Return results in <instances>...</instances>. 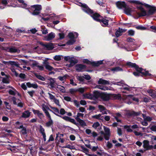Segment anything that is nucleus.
I'll return each instance as SVG.
<instances>
[{
    "instance_id": "473e14b6",
    "label": "nucleus",
    "mask_w": 156,
    "mask_h": 156,
    "mask_svg": "<svg viewBox=\"0 0 156 156\" xmlns=\"http://www.w3.org/2000/svg\"><path fill=\"white\" fill-rule=\"evenodd\" d=\"M57 88L62 93H65L66 90L63 86L58 85Z\"/></svg>"
},
{
    "instance_id": "4c0bfd02",
    "label": "nucleus",
    "mask_w": 156,
    "mask_h": 156,
    "mask_svg": "<svg viewBox=\"0 0 156 156\" xmlns=\"http://www.w3.org/2000/svg\"><path fill=\"white\" fill-rule=\"evenodd\" d=\"M68 76H69L67 74H66L62 76H59L58 77V79H59L60 81H63L65 80L67 78V77Z\"/></svg>"
},
{
    "instance_id": "aec40b11",
    "label": "nucleus",
    "mask_w": 156,
    "mask_h": 156,
    "mask_svg": "<svg viewBox=\"0 0 156 156\" xmlns=\"http://www.w3.org/2000/svg\"><path fill=\"white\" fill-rule=\"evenodd\" d=\"M140 114V112H136L134 111H128L126 113V114L127 115L132 116H137L139 115Z\"/></svg>"
},
{
    "instance_id": "72a5a7b5",
    "label": "nucleus",
    "mask_w": 156,
    "mask_h": 156,
    "mask_svg": "<svg viewBox=\"0 0 156 156\" xmlns=\"http://www.w3.org/2000/svg\"><path fill=\"white\" fill-rule=\"evenodd\" d=\"M79 123L80 125L81 126H86V124L85 121L80 119L78 118V120H76Z\"/></svg>"
},
{
    "instance_id": "ddd939ff",
    "label": "nucleus",
    "mask_w": 156,
    "mask_h": 156,
    "mask_svg": "<svg viewBox=\"0 0 156 156\" xmlns=\"http://www.w3.org/2000/svg\"><path fill=\"white\" fill-rule=\"evenodd\" d=\"M146 7L149 8L148 10V14H153L155 12H156V7L147 4H146L145 5Z\"/></svg>"
},
{
    "instance_id": "4d7b16f0",
    "label": "nucleus",
    "mask_w": 156,
    "mask_h": 156,
    "mask_svg": "<svg viewBox=\"0 0 156 156\" xmlns=\"http://www.w3.org/2000/svg\"><path fill=\"white\" fill-rule=\"evenodd\" d=\"M69 91L71 94H73L77 92V89L73 88L70 89L69 90Z\"/></svg>"
},
{
    "instance_id": "6e6552de",
    "label": "nucleus",
    "mask_w": 156,
    "mask_h": 156,
    "mask_svg": "<svg viewBox=\"0 0 156 156\" xmlns=\"http://www.w3.org/2000/svg\"><path fill=\"white\" fill-rule=\"evenodd\" d=\"M44 111H45V114L46 116L48 118L49 120L48 122L46 123V125L47 127H49L53 125V121L49 112L46 111L45 110Z\"/></svg>"
},
{
    "instance_id": "cd10ccee",
    "label": "nucleus",
    "mask_w": 156,
    "mask_h": 156,
    "mask_svg": "<svg viewBox=\"0 0 156 156\" xmlns=\"http://www.w3.org/2000/svg\"><path fill=\"white\" fill-rule=\"evenodd\" d=\"M111 97L114 99L117 100H121L122 98L121 96L119 94H111Z\"/></svg>"
},
{
    "instance_id": "dca6fc26",
    "label": "nucleus",
    "mask_w": 156,
    "mask_h": 156,
    "mask_svg": "<svg viewBox=\"0 0 156 156\" xmlns=\"http://www.w3.org/2000/svg\"><path fill=\"white\" fill-rule=\"evenodd\" d=\"M76 70L78 72L83 71V70L86 68V66L82 64H77L75 66Z\"/></svg>"
},
{
    "instance_id": "338daca9",
    "label": "nucleus",
    "mask_w": 156,
    "mask_h": 156,
    "mask_svg": "<svg viewBox=\"0 0 156 156\" xmlns=\"http://www.w3.org/2000/svg\"><path fill=\"white\" fill-rule=\"evenodd\" d=\"M117 133L119 136H121L122 134V131L120 128H118L117 129Z\"/></svg>"
},
{
    "instance_id": "2f4dec72",
    "label": "nucleus",
    "mask_w": 156,
    "mask_h": 156,
    "mask_svg": "<svg viewBox=\"0 0 156 156\" xmlns=\"http://www.w3.org/2000/svg\"><path fill=\"white\" fill-rule=\"evenodd\" d=\"M34 75L36 78L41 80L45 81V80L44 77L38 74L37 73H34Z\"/></svg>"
},
{
    "instance_id": "864d4df0",
    "label": "nucleus",
    "mask_w": 156,
    "mask_h": 156,
    "mask_svg": "<svg viewBox=\"0 0 156 156\" xmlns=\"http://www.w3.org/2000/svg\"><path fill=\"white\" fill-rule=\"evenodd\" d=\"M40 133L42 134V135L45 134L44 129L42 127V126H40Z\"/></svg>"
},
{
    "instance_id": "39448f33",
    "label": "nucleus",
    "mask_w": 156,
    "mask_h": 156,
    "mask_svg": "<svg viewBox=\"0 0 156 156\" xmlns=\"http://www.w3.org/2000/svg\"><path fill=\"white\" fill-rule=\"evenodd\" d=\"M83 62L84 63H86L88 65H91L93 66L98 67L100 65L103 64V61H99L97 62H91L88 59H84Z\"/></svg>"
},
{
    "instance_id": "a211bd4d",
    "label": "nucleus",
    "mask_w": 156,
    "mask_h": 156,
    "mask_svg": "<svg viewBox=\"0 0 156 156\" xmlns=\"http://www.w3.org/2000/svg\"><path fill=\"white\" fill-rule=\"evenodd\" d=\"M55 37V34L52 32L50 33L47 36L44 37V40L46 41H50Z\"/></svg>"
},
{
    "instance_id": "f257e3e1",
    "label": "nucleus",
    "mask_w": 156,
    "mask_h": 156,
    "mask_svg": "<svg viewBox=\"0 0 156 156\" xmlns=\"http://www.w3.org/2000/svg\"><path fill=\"white\" fill-rule=\"evenodd\" d=\"M42 109L43 111L45 113V111H44V110H46L47 112H48L47 110H48L51 112L53 113L54 114H55V115H56V116L60 117L62 118V119H63L64 120H66V121H68L70 122L73 124L76 125V126L78 124L76 123V122L75 121V120L72 118H71L70 117H69L67 116H61L58 115V114H57L56 113H55L54 112L51 110V109H50V108L47 106L43 105H42Z\"/></svg>"
},
{
    "instance_id": "3c124183",
    "label": "nucleus",
    "mask_w": 156,
    "mask_h": 156,
    "mask_svg": "<svg viewBox=\"0 0 156 156\" xmlns=\"http://www.w3.org/2000/svg\"><path fill=\"white\" fill-rule=\"evenodd\" d=\"M80 147L82 150H83V152L84 153H86L89 152V150L85 147L84 146H81Z\"/></svg>"
},
{
    "instance_id": "b1692460",
    "label": "nucleus",
    "mask_w": 156,
    "mask_h": 156,
    "mask_svg": "<svg viewBox=\"0 0 156 156\" xmlns=\"http://www.w3.org/2000/svg\"><path fill=\"white\" fill-rule=\"evenodd\" d=\"M7 51L10 53H16L17 52L18 49L15 47H8L6 48Z\"/></svg>"
},
{
    "instance_id": "e2e57ef3",
    "label": "nucleus",
    "mask_w": 156,
    "mask_h": 156,
    "mask_svg": "<svg viewBox=\"0 0 156 156\" xmlns=\"http://www.w3.org/2000/svg\"><path fill=\"white\" fill-rule=\"evenodd\" d=\"M68 37L70 39H74V35L72 32L69 33L68 34Z\"/></svg>"
},
{
    "instance_id": "de8ad7c7",
    "label": "nucleus",
    "mask_w": 156,
    "mask_h": 156,
    "mask_svg": "<svg viewBox=\"0 0 156 156\" xmlns=\"http://www.w3.org/2000/svg\"><path fill=\"white\" fill-rule=\"evenodd\" d=\"M53 58L56 61H59L61 59V56L58 55H56L54 56Z\"/></svg>"
},
{
    "instance_id": "f3484780",
    "label": "nucleus",
    "mask_w": 156,
    "mask_h": 156,
    "mask_svg": "<svg viewBox=\"0 0 156 156\" xmlns=\"http://www.w3.org/2000/svg\"><path fill=\"white\" fill-rule=\"evenodd\" d=\"M41 45L45 48L47 50H50L53 49L54 48V45L53 43H49L48 44H45L42 42H40Z\"/></svg>"
},
{
    "instance_id": "a878e982",
    "label": "nucleus",
    "mask_w": 156,
    "mask_h": 156,
    "mask_svg": "<svg viewBox=\"0 0 156 156\" xmlns=\"http://www.w3.org/2000/svg\"><path fill=\"white\" fill-rule=\"evenodd\" d=\"M82 10L84 12L90 16L94 13L93 10L91 9L88 6L86 9H83Z\"/></svg>"
},
{
    "instance_id": "a19ab883",
    "label": "nucleus",
    "mask_w": 156,
    "mask_h": 156,
    "mask_svg": "<svg viewBox=\"0 0 156 156\" xmlns=\"http://www.w3.org/2000/svg\"><path fill=\"white\" fill-rule=\"evenodd\" d=\"M98 108L101 112H102V111L105 110H106V108L103 106L101 105H99L98 106Z\"/></svg>"
},
{
    "instance_id": "c9c22d12",
    "label": "nucleus",
    "mask_w": 156,
    "mask_h": 156,
    "mask_svg": "<svg viewBox=\"0 0 156 156\" xmlns=\"http://www.w3.org/2000/svg\"><path fill=\"white\" fill-rule=\"evenodd\" d=\"M112 70L113 71L118 72L122 71V69L119 67L117 66L112 68Z\"/></svg>"
},
{
    "instance_id": "7c9ffc66",
    "label": "nucleus",
    "mask_w": 156,
    "mask_h": 156,
    "mask_svg": "<svg viewBox=\"0 0 156 156\" xmlns=\"http://www.w3.org/2000/svg\"><path fill=\"white\" fill-rule=\"evenodd\" d=\"M48 80L49 81L50 85L51 87L52 88L55 87V81L54 79L52 78H50Z\"/></svg>"
},
{
    "instance_id": "423d86ee",
    "label": "nucleus",
    "mask_w": 156,
    "mask_h": 156,
    "mask_svg": "<svg viewBox=\"0 0 156 156\" xmlns=\"http://www.w3.org/2000/svg\"><path fill=\"white\" fill-rule=\"evenodd\" d=\"M101 92L97 90H94L93 92V94H90L89 96L90 97L88 98L90 99L95 100L99 98H100Z\"/></svg>"
},
{
    "instance_id": "603ef678",
    "label": "nucleus",
    "mask_w": 156,
    "mask_h": 156,
    "mask_svg": "<svg viewBox=\"0 0 156 156\" xmlns=\"http://www.w3.org/2000/svg\"><path fill=\"white\" fill-rule=\"evenodd\" d=\"M77 91H78L81 93H83L85 91V89L83 87L79 88L77 89Z\"/></svg>"
},
{
    "instance_id": "13d9d810",
    "label": "nucleus",
    "mask_w": 156,
    "mask_h": 156,
    "mask_svg": "<svg viewBox=\"0 0 156 156\" xmlns=\"http://www.w3.org/2000/svg\"><path fill=\"white\" fill-rule=\"evenodd\" d=\"M84 115V114L83 113H78L77 114V116L75 118V119L76 120H78V118H80L79 117H83Z\"/></svg>"
},
{
    "instance_id": "bf43d9fd",
    "label": "nucleus",
    "mask_w": 156,
    "mask_h": 156,
    "mask_svg": "<svg viewBox=\"0 0 156 156\" xmlns=\"http://www.w3.org/2000/svg\"><path fill=\"white\" fill-rule=\"evenodd\" d=\"M107 147L109 149H110L112 148L113 147V145L112 143H111L110 142L108 141L107 143Z\"/></svg>"
},
{
    "instance_id": "0e129e2a",
    "label": "nucleus",
    "mask_w": 156,
    "mask_h": 156,
    "mask_svg": "<svg viewBox=\"0 0 156 156\" xmlns=\"http://www.w3.org/2000/svg\"><path fill=\"white\" fill-rule=\"evenodd\" d=\"M27 93L32 97H33L34 94L35 93V91L34 90H32L31 91H28Z\"/></svg>"
},
{
    "instance_id": "680f3d73",
    "label": "nucleus",
    "mask_w": 156,
    "mask_h": 156,
    "mask_svg": "<svg viewBox=\"0 0 156 156\" xmlns=\"http://www.w3.org/2000/svg\"><path fill=\"white\" fill-rule=\"evenodd\" d=\"M58 35L59 37V39L60 40H62L65 37V35L64 33H59L58 34Z\"/></svg>"
},
{
    "instance_id": "f8f14e48",
    "label": "nucleus",
    "mask_w": 156,
    "mask_h": 156,
    "mask_svg": "<svg viewBox=\"0 0 156 156\" xmlns=\"http://www.w3.org/2000/svg\"><path fill=\"white\" fill-rule=\"evenodd\" d=\"M111 97V94L101 92L100 98L103 101H109Z\"/></svg>"
},
{
    "instance_id": "20e7f679",
    "label": "nucleus",
    "mask_w": 156,
    "mask_h": 156,
    "mask_svg": "<svg viewBox=\"0 0 156 156\" xmlns=\"http://www.w3.org/2000/svg\"><path fill=\"white\" fill-rule=\"evenodd\" d=\"M136 71L138 72L141 73L142 75V76H151L152 74L149 73L148 71H146L145 69H143L142 68L139 67V66L136 65V66L135 67Z\"/></svg>"
},
{
    "instance_id": "5701e85b",
    "label": "nucleus",
    "mask_w": 156,
    "mask_h": 156,
    "mask_svg": "<svg viewBox=\"0 0 156 156\" xmlns=\"http://www.w3.org/2000/svg\"><path fill=\"white\" fill-rule=\"evenodd\" d=\"M30 112L29 110L25 111L22 113L21 117L23 118H27L30 117Z\"/></svg>"
},
{
    "instance_id": "6e6d98bb",
    "label": "nucleus",
    "mask_w": 156,
    "mask_h": 156,
    "mask_svg": "<svg viewBox=\"0 0 156 156\" xmlns=\"http://www.w3.org/2000/svg\"><path fill=\"white\" fill-rule=\"evenodd\" d=\"M48 94L49 96V98L50 100H54L55 98V97L53 95L50 93H48Z\"/></svg>"
},
{
    "instance_id": "052dcab7",
    "label": "nucleus",
    "mask_w": 156,
    "mask_h": 156,
    "mask_svg": "<svg viewBox=\"0 0 156 156\" xmlns=\"http://www.w3.org/2000/svg\"><path fill=\"white\" fill-rule=\"evenodd\" d=\"M83 76L84 79H85L87 80H89L91 78V77L89 75H84Z\"/></svg>"
},
{
    "instance_id": "9b49d317",
    "label": "nucleus",
    "mask_w": 156,
    "mask_h": 156,
    "mask_svg": "<svg viewBox=\"0 0 156 156\" xmlns=\"http://www.w3.org/2000/svg\"><path fill=\"white\" fill-rule=\"evenodd\" d=\"M130 127L133 129H135L138 128V126L136 124H134L132 126L131 125H125L124 126V129H126L128 132L131 133L133 132V130L130 128Z\"/></svg>"
},
{
    "instance_id": "5fc2aeb1",
    "label": "nucleus",
    "mask_w": 156,
    "mask_h": 156,
    "mask_svg": "<svg viewBox=\"0 0 156 156\" xmlns=\"http://www.w3.org/2000/svg\"><path fill=\"white\" fill-rule=\"evenodd\" d=\"M66 113H67V112H66L64 108H62L60 109L59 113L61 115H63Z\"/></svg>"
},
{
    "instance_id": "9d476101",
    "label": "nucleus",
    "mask_w": 156,
    "mask_h": 156,
    "mask_svg": "<svg viewBox=\"0 0 156 156\" xmlns=\"http://www.w3.org/2000/svg\"><path fill=\"white\" fill-rule=\"evenodd\" d=\"M143 147L145 149V151H147L152 149L153 147L152 145H150L149 141L147 140H144L143 141Z\"/></svg>"
},
{
    "instance_id": "f704fd0d",
    "label": "nucleus",
    "mask_w": 156,
    "mask_h": 156,
    "mask_svg": "<svg viewBox=\"0 0 156 156\" xmlns=\"http://www.w3.org/2000/svg\"><path fill=\"white\" fill-rule=\"evenodd\" d=\"M96 87L98 88L104 90H108L109 89V88L107 87L100 85H97Z\"/></svg>"
},
{
    "instance_id": "bb28decb",
    "label": "nucleus",
    "mask_w": 156,
    "mask_h": 156,
    "mask_svg": "<svg viewBox=\"0 0 156 156\" xmlns=\"http://www.w3.org/2000/svg\"><path fill=\"white\" fill-rule=\"evenodd\" d=\"M123 32V29L122 28H119L116 30L115 33V35L117 37H118L122 35V33Z\"/></svg>"
},
{
    "instance_id": "ea45409f",
    "label": "nucleus",
    "mask_w": 156,
    "mask_h": 156,
    "mask_svg": "<svg viewBox=\"0 0 156 156\" xmlns=\"http://www.w3.org/2000/svg\"><path fill=\"white\" fill-rule=\"evenodd\" d=\"M143 117L144 118V120L146 121L150 122L152 120V118L151 117H150L149 116H146L145 118L144 117V115L143 114Z\"/></svg>"
},
{
    "instance_id": "774afa93",
    "label": "nucleus",
    "mask_w": 156,
    "mask_h": 156,
    "mask_svg": "<svg viewBox=\"0 0 156 156\" xmlns=\"http://www.w3.org/2000/svg\"><path fill=\"white\" fill-rule=\"evenodd\" d=\"M154 132H156V126L155 125H152L150 128Z\"/></svg>"
},
{
    "instance_id": "58836bf2",
    "label": "nucleus",
    "mask_w": 156,
    "mask_h": 156,
    "mask_svg": "<svg viewBox=\"0 0 156 156\" xmlns=\"http://www.w3.org/2000/svg\"><path fill=\"white\" fill-rule=\"evenodd\" d=\"M125 13L127 15H129L131 13V9L129 8H125Z\"/></svg>"
},
{
    "instance_id": "37998d69",
    "label": "nucleus",
    "mask_w": 156,
    "mask_h": 156,
    "mask_svg": "<svg viewBox=\"0 0 156 156\" xmlns=\"http://www.w3.org/2000/svg\"><path fill=\"white\" fill-rule=\"evenodd\" d=\"M101 116V114H99L98 115H96L92 116V118L95 119H101L100 117Z\"/></svg>"
},
{
    "instance_id": "8fccbe9b",
    "label": "nucleus",
    "mask_w": 156,
    "mask_h": 156,
    "mask_svg": "<svg viewBox=\"0 0 156 156\" xmlns=\"http://www.w3.org/2000/svg\"><path fill=\"white\" fill-rule=\"evenodd\" d=\"M136 28L138 30H144L146 29V28L140 26H138L136 27Z\"/></svg>"
},
{
    "instance_id": "1a4fd4ad",
    "label": "nucleus",
    "mask_w": 156,
    "mask_h": 156,
    "mask_svg": "<svg viewBox=\"0 0 156 156\" xmlns=\"http://www.w3.org/2000/svg\"><path fill=\"white\" fill-rule=\"evenodd\" d=\"M107 18H105V16L101 18V19L100 20V21L98 22H99L101 25L104 27H108V25L109 20L107 19Z\"/></svg>"
},
{
    "instance_id": "f03ea898",
    "label": "nucleus",
    "mask_w": 156,
    "mask_h": 156,
    "mask_svg": "<svg viewBox=\"0 0 156 156\" xmlns=\"http://www.w3.org/2000/svg\"><path fill=\"white\" fill-rule=\"evenodd\" d=\"M42 9V7L40 5H35L30 6L28 9V11L34 16L38 15Z\"/></svg>"
},
{
    "instance_id": "4be33fe9",
    "label": "nucleus",
    "mask_w": 156,
    "mask_h": 156,
    "mask_svg": "<svg viewBox=\"0 0 156 156\" xmlns=\"http://www.w3.org/2000/svg\"><path fill=\"white\" fill-rule=\"evenodd\" d=\"M38 63L35 62L34 63H33L31 65V66L32 67H34L36 66L39 68V70L41 71H43L44 70V67L43 66H39L38 65Z\"/></svg>"
},
{
    "instance_id": "c03bdc74",
    "label": "nucleus",
    "mask_w": 156,
    "mask_h": 156,
    "mask_svg": "<svg viewBox=\"0 0 156 156\" xmlns=\"http://www.w3.org/2000/svg\"><path fill=\"white\" fill-rule=\"evenodd\" d=\"M100 124L98 122H96L94 123L92 126L94 129H96L97 128L100 126Z\"/></svg>"
},
{
    "instance_id": "c85d7f7f",
    "label": "nucleus",
    "mask_w": 156,
    "mask_h": 156,
    "mask_svg": "<svg viewBox=\"0 0 156 156\" xmlns=\"http://www.w3.org/2000/svg\"><path fill=\"white\" fill-rule=\"evenodd\" d=\"M126 66H128L129 68H134L136 66V64L135 63H133L130 62H128L126 63Z\"/></svg>"
},
{
    "instance_id": "09e8293b",
    "label": "nucleus",
    "mask_w": 156,
    "mask_h": 156,
    "mask_svg": "<svg viewBox=\"0 0 156 156\" xmlns=\"http://www.w3.org/2000/svg\"><path fill=\"white\" fill-rule=\"evenodd\" d=\"M38 117L41 119H42L44 117V114L39 111L37 115Z\"/></svg>"
},
{
    "instance_id": "79ce46f5",
    "label": "nucleus",
    "mask_w": 156,
    "mask_h": 156,
    "mask_svg": "<svg viewBox=\"0 0 156 156\" xmlns=\"http://www.w3.org/2000/svg\"><path fill=\"white\" fill-rule=\"evenodd\" d=\"M50 108L53 110V111L55 113H59V109L57 108L53 107H51Z\"/></svg>"
},
{
    "instance_id": "a18cd8bd",
    "label": "nucleus",
    "mask_w": 156,
    "mask_h": 156,
    "mask_svg": "<svg viewBox=\"0 0 156 156\" xmlns=\"http://www.w3.org/2000/svg\"><path fill=\"white\" fill-rule=\"evenodd\" d=\"M128 35L130 36H133L134 35L135 31L132 30H130L128 31Z\"/></svg>"
},
{
    "instance_id": "7ed1b4c3",
    "label": "nucleus",
    "mask_w": 156,
    "mask_h": 156,
    "mask_svg": "<svg viewBox=\"0 0 156 156\" xmlns=\"http://www.w3.org/2000/svg\"><path fill=\"white\" fill-rule=\"evenodd\" d=\"M103 128L105 133L103 131H101L99 133L104 135V137L105 140H109L111 135L110 129L105 126H103Z\"/></svg>"
},
{
    "instance_id": "412c9836",
    "label": "nucleus",
    "mask_w": 156,
    "mask_h": 156,
    "mask_svg": "<svg viewBox=\"0 0 156 156\" xmlns=\"http://www.w3.org/2000/svg\"><path fill=\"white\" fill-rule=\"evenodd\" d=\"M18 129H22L20 131V133L23 135H25L27 134V128L25 127H24L23 125H22L18 127Z\"/></svg>"
},
{
    "instance_id": "49530a36",
    "label": "nucleus",
    "mask_w": 156,
    "mask_h": 156,
    "mask_svg": "<svg viewBox=\"0 0 156 156\" xmlns=\"http://www.w3.org/2000/svg\"><path fill=\"white\" fill-rule=\"evenodd\" d=\"M77 79L80 82H83L84 81L83 76H78Z\"/></svg>"
},
{
    "instance_id": "e433bc0d",
    "label": "nucleus",
    "mask_w": 156,
    "mask_h": 156,
    "mask_svg": "<svg viewBox=\"0 0 156 156\" xmlns=\"http://www.w3.org/2000/svg\"><path fill=\"white\" fill-rule=\"evenodd\" d=\"M76 41L74 39H70V40L68 41L66 43L67 45H72Z\"/></svg>"
},
{
    "instance_id": "69168bd1",
    "label": "nucleus",
    "mask_w": 156,
    "mask_h": 156,
    "mask_svg": "<svg viewBox=\"0 0 156 156\" xmlns=\"http://www.w3.org/2000/svg\"><path fill=\"white\" fill-rule=\"evenodd\" d=\"M2 82L3 83H9V81L7 78H3Z\"/></svg>"
},
{
    "instance_id": "393cba45",
    "label": "nucleus",
    "mask_w": 156,
    "mask_h": 156,
    "mask_svg": "<svg viewBox=\"0 0 156 156\" xmlns=\"http://www.w3.org/2000/svg\"><path fill=\"white\" fill-rule=\"evenodd\" d=\"M98 84H101L104 85L109 84V82L103 79L102 78H100L98 81Z\"/></svg>"
},
{
    "instance_id": "0eeeda50",
    "label": "nucleus",
    "mask_w": 156,
    "mask_h": 156,
    "mask_svg": "<svg viewBox=\"0 0 156 156\" xmlns=\"http://www.w3.org/2000/svg\"><path fill=\"white\" fill-rule=\"evenodd\" d=\"M138 8L140 10L141 12L140 13L138 12L137 13V14L139 16V17L144 16H150L153 15L148 14V11L147 12L141 6L139 7Z\"/></svg>"
},
{
    "instance_id": "4468645a",
    "label": "nucleus",
    "mask_w": 156,
    "mask_h": 156,
    "mask_svg": "<svg viewBox=\"0 0 156 156\" xmlns=\"http://www.w3.org/2000/svg\"><path fill=\"white\" fill-rule=\"evenodd\" d=\"M91 16L95 21L97 22L99 21L102 18V16L97 12L93 13L91 15Z\"/></svg>"
},
{
    "instance_id": "6ab92c4d",
    "label": "nucleus",
    "mask_w": 156,
    "mask_h": 156,
    "mask_svg": "<svg viewBox=\"0 0 156 156\" xmlns=\"http://www.w3.org/2000/svg\"><path fill=\"white\" fill-rule=\"evenodd\" d=\"M43 64L45 69L49 71H51L54 69V68L49 65V63L47 61L45 60L43 62Z\"/></svg>"
},
{
    "instance_id": "2eb2a0df",
    "label": "nucleus",
    "mask_w": 156,
    "mask_h": 156,
    "mask_svg": "<svg viewBox=\"0 0 156 156\" xmlns=\"http://www.w3.org/2000/svg\"><path fill=\"white\" fill-rule=\"evenodd\" d=\"M116 5L117 7L119 9L125 8L126 6L125 2L124 1H117L116 3Z\"/></svg>"
},
{
    "instance_id": "c756f323",
    "label": "nucleus",
    "mask_w": 156,
    "mask_h": 156,
    "mask_svg": "<svg viewBox=\"0 0 156 156\" xmlns=\"http://www.w3.org/2000/svg\"><path fill=\"white\" fill-rule=\"evenodd\" d=\"M69 62L70 63L69 67H72L78 62V60L76 59L75 60L71 58V59H70Z\"/></svg>"
}]
</instances>
